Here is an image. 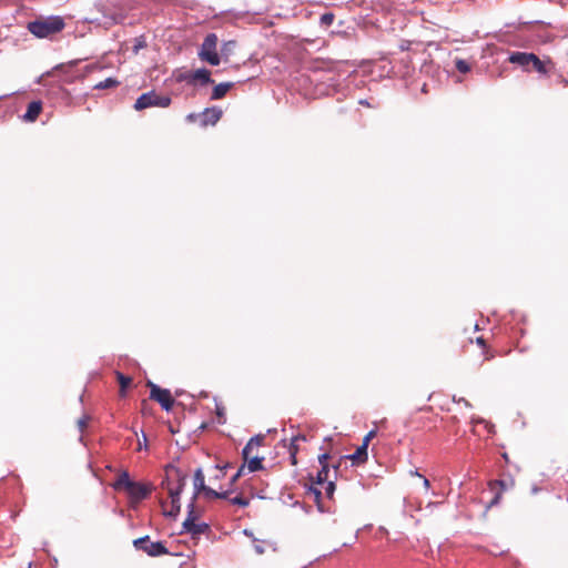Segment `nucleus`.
<instances>
[{
	"label": "nucleus",
	"mask_w": 568,
	"mask_h": 568,
	"mask_svg": "<svg viewBox=\"0 0 568 568\" xmlns=\"http://www.w3.org/2000/svg\"><path fill=\"white\" fill-rule=\"evenodd\" d=\"M186 485V475L182 474L180 470L174 469L170 474H168L166 479L162 481V487L168 490L169 497L171 499L170 505L166 503L162 504L163 514L168 517H176L180 513V495Z\"/></svg>",
	"instance_id": "obj_1"
},
{
	"label": "nucleus",
	"mask_w": 568,
	"mask_h": 568,
	"mask_svg": "<svg viewBox=\"0 0 568 568\" xmlns=\"http://www.w3.org/2000/svg\"><path fill=\"white\" fill-rule=\"evenodd\" d=\"M65 27V22L60 16L39 17L28 22V31L39 39L51 38L60 33Z\"/></svg>",
	"instance_id": "obj_2"
},
{
	"label": "nucleus",
	"mask_w": 568,
	"mask_h": 568,
	"mask_svg": "<svg viewBox=\"0 0 568 568\" xmlns=\"http://www.w3.org/2000/svg\"><path fill=\"white\" fill-rule=\"evenodd\" d=\"M217 36L215 33H209L201 45L199 57L202 61L210 63L211 65L220 64V57L216 51Z\"/></svg>",
	"instance_id": "obj_3"
},
{
	"label": "nucleus",
	"mask_w": 568,
	"mask_h": 568,
	"mask_svg": "<svg viewBox=\"0 0 568 568\" xmlns=\"http://www.w3.org/2000/svg\"><path fill=\"white\" fill-rule=\"evenodd\" d=\"M171 104V98L168 95H159L154 91H150L140 95L135 103L134 109L140 111L150 106L168 108Z\"/></svg>",
	"instance_id": "obj_4"
},
{
	"label": "nucleus",
	"mask_w": 568,
	"mask_h": 568,
	"mask_svg": "<svg viewBox=\"0 0 568 568\" xmlns=\"http://www.w3.org/2000/svg\"><path fill=\"white\" fill-rule=\"evenodd\" d=\"M138 550H142L151 557H158L169 554V550L161 541H151L149 536L138 538L133 541Z\"/></svg>",
	"instance_id": "obj_5"
},
{
	"label": "nucleus",
	"mask_w": 568,
	"mask_h": 568,
	"mask_svg": "<svg viewBox=\"0 0 568 568\" xmlns=\"http://www.w3.org/2000/svg\"><path fill=\"white\" fill-rule=\"evenodd\" d=\"M150 386L151 399L156 400L165 410H170L174 404V399L172 398L170 390L160 388L154 384H150Z\"/></svg>",
	"instance_id": "obj_6"
},
{
	"label": "nucleus",
	"mask_w": 568,
	"mask_h": 568,
	"mask_svg": "<svg viewBox=\"0 0 568 568\" xmlns=\"http://www.w3.org/2000/svg\"><path fill=\"white\" fill-rule=\"evenodd\" d=\"M151 484H143L136 481H133L132 485H130V488L126 490L129 498L133 503H140L141 500L145 499L151 494Z\"/></svg>",
	"instance_id": "obj_7"
},
{
	"label": "nucleus",
	"mask_w": 568,
	"mask_h": 568,
	"mask_svg": "<svg viewBox=\"0 0 568 568\" xmlns=\"http://www.w3.org/2000/svg\"><path fill=\"white\" fill-rule=\"evenodd\" d=\"M222 110L217 106L206 108L202 113L197 116L200 118L201 124L214 125L222 116Z\"/></svg>",
	"instance_id": "obj_8"
},
{
	"label": "nucleus",
	"mask_w": 568,
	"mask_h": 568,
	"mask_svg": "<svg viewBox=\"0 0 568 568\" xmlns=\"http://www.w3.org/2000/svg\"><path fill=\"white\" fill-rule=\"evenodd\" d=\"M532 59V53L528 52H513L510 53L508 61L513 64H517L524 69V71H530V63Z\"/></svg>",
	"instance_id": "obj_9"
},
{
	"label": "nucleus",
	"mask_w": 568,
	"mask_h": 568,
	"mask_svg": "<svg viewBox=\"0 0 568 568\" xmlns=\"http://www.w3.org/2000/svg\"><path fill=\"white\" fill-rule=\"evenodd\" d=\"M187 82H201L202 84L211 83V72L207 69H197L183 77Z\"/></svg>",
	"instance_id": "obj_10"
},
{
	"label": "nucleus",
	"mask_w": 568,
	"mask_h": 568,
	"mask_svg": "<svg viewBox=\"0 0 568 568\" xmlns=\"http://www.w3.org/2000/svg\"><path fill=\"white\" fill-rule=\"evenodd\" d=\"M42 112V102L37 100L28 104L26 113L21 116L24 122H34Z\"/></svg>",
	"instance_id": "obj_11"
},
{
	"label": "nucleus",
	"mask_w": 568,
	"mask_h": 568,
	"mask_svg": "<svg viewBox=\"0 0 568 568\" xmlns=\"http://www.w3.org/2000/svg\"><path fill=\"white\" fill-rule=\"evenodd\" d=\"M263 440H264V436L257 435V436L252 437L247 442V444L245 445V447L243 448V452H242L244 460L248 459V457L253 454L254 449H257L258 447L262 446Z\"/></svg>",
	"instance_id": "obj_12"
},
{
	"label": "nucleus",
	"mask_w": 568,
	"mask_h": 568,
	"mask_svg": "<svg viewBox=\"0 0 568 568\" xmlns=\"http://www.w3.org/2000/svg\"><path fill=\"white\" fill-rule=\"evenodd\" d=\"M193 485H194V495H193L192 499H196L197 495L201 494L207 487L205 485L204 474L201 468H197L194 473Z\"/></svg>",
	"instance_id": "obj_13"
},
{
	"label": "nucleus",
	"mask_w": 568,
	"mask_h": 568,
	"mask_svg": "<svg viewBox=\"0 0 568 568\" xmlns=\"http://www.w3.org/2000/svg\"><path fill=\"white\" fill-rule=\"evenodd\" d=\"M489 487L493 491H496L495 497L491 499L489 504V506H494L498 504L501 493L506 490L508 486L505 480H494L489 483Z\"/></svg>",
	"instance_id": "obj_14"
},
{
	"label": "nucleus",
	"mask_w": 568,
	"mask_h": 568,
	"mask_svg": "<svg viewBox=\"0 0 568 568\" xmlns=\"http://www.w3.org/2000/svg\"><path fill=\"white\" fill-rule=\"evenodd\" d=\"M300 440H303L305 442L306 440V437L304 435H296L294 436L292 439H291V445H290V459H291V464L292 465H296L297 464V459H296V455H297V452H298V445L297 443Z\"/></svg>",
	"instance_id": "obj_15"
},
{
	"label": "nucleus",
	"mask_w": 568,
	"mask_h": 568,
	"mask_svg": "<svg viewBox=\"0 0 568 568\" xmlns=\"http://www.w3.org/2000/svg\"><path fill=\"white\" fill-rule=\"evenodd\" d=\"M133 480L130 479L128 471H122L116 481L114 483L113 487L115 489H124L125 491L130 488V485H132Z\"/></svg>",
	"instance_id": "obj_16"
},
{
	"label": "nucleus",
	"mask_w": 568,
	"mask_h": 568,
	"mask_svg": "<svg viewBox=\"0 0 568 568\" xmlns=\"http://www.w3.org/2000/svg\"><path fill=\"white\" fill-rule=\"evenodd\" d=\"M231 87H232V83H220V84L215 85L212 91L211 99L212 100L222 99L227 93V91L231 89Z\"/></svg>",
	"instance_id": "obj_17"
},
{
	"label": "nucleus",
	"mask_w": 568,
	"mask_h": 568,
	"mask_svg": "<svg viewBox=\"0 0 568 568\" xmlns=\"http://www.w3.org/2000/svg\"><path fill=\"white\" fill-rule=\"evenodd\" d=\"M536 71L540 74H546L548 72L547 65L544 61H541L536 54L532 53V59L530 63V71Z\"/></svg>",
	"instance_id": "obj_18"
},
{
	"label": "nucleus",
	"mask_w": 568,
	"mask_h": 568,
	"mask_svg": "<svg viewBox=\"0 0 568 568\" xmlns=\"http://www.w3.org/2000/svg\"><path fill=\"white\" fill-rule=\"evenodd\" d=\"M536 71L540 74H546L548 72L547 65L544 61H541L536 54L532 53V59L530 63V71Z\"/></svg>",
	"instance_id": "obj_19"
},
{
	"label": "nucleus",
	"mask_w": 568,
	"mask_h": 568,
	"mask_svg": "<svg viewBox=\"0 0 568 568\" xmlns=\"http://www.w3.org/2000/svg\"><path fill=\"white\" fill-rule=\"evenodd\" d=\"M247 463V465L245 467H247L248 471L253 473V471H257L260 469L263 468V458L258 457V456H250L247 460H245Z\"/></svg>",
	"instance_id": "obj_20"
},
{
	"label": "nucleus",
	"mask_w": 568,
	"mask_h": 568,
	"mask_svg": "<svg viewBox=\"0 0 568 568\" xmlns=\"http://www.w3.org/2000/svg\"><path fill=\"white\" fill-rule=\"evenodd\" d=\"M349 458L354 462V463H362L364 460H366L367 458V447H366V443H363L362 446H359L356 452L349 456Z\"/></svg>",
	"instance_id": "obj_21"
},
{
	"label": "nucleus",
	"mask_w": 568,
	"mask_h": 568,
	"mask_svg": "<svg viewBox=\"0 0 568 568\" xmlns=\"http://www.w3.org/2000/svg\"><path fill=\"white\" fill-rule=\"evenodd\" d=\"M328 473H329L328 466L321 467V469L317 471L316 478L313 481V484L323 485V484L329 481L328 480Z\"/></svg>",
	"instance_id": "obj_22"
},
{
	"label": "nucleus",
	"mask_w": 568,
	"mask_h": 568,
	"mask_svg": "<svg viewBox=\"0 0 568 568\" xmlns=\"http://www.w3.org/2000/svg\"><path fill=\"white\" fill-rule=\"evenodd\" d=\"M120 84V82L114 78H108L94 85L95 90H104V89H111L115 88Z\"/></svg>",
	"instance_id": "obj_23"
},
{
	"label": "nucleus",
	"mask_w": 568,
	"mask_h": 568,
	"mask_svg": "<svg viewBox=\"0 0 568 568\" xmlns=\"http://www.w3.org/2000/svg\"><path fill=\"white\" fill-rule=\"evenodd\" d=\"M116 375H118V382L120 384V394H121V396H124L126 388L132 383V379H131V377L125 376L121 373H118Z\"/></svg>",
	"instance_id": "obj_24"
},
{
	"label": "nucleus",
	"mask_w": 568,
	"mask_h": 568,
	"mask_svg": "<svg viewBox=\"0 0 568 568\" xmlns=\"http://www.w3.org/2000/svg\"><path fill=\"white\" fill-rule=\"evenodd\" d=\"M209 525L205 524V523H194L193 524V528L192 530L190 531V534L193 536V537H197L202 534H204L205 531L209 530Z\"/></svg>",
	"instance_id": "obj_25"
},
{
	"label": "nucleus",
	"mask_w": 568,
	"mask_h": 568,
	"mask_svg": "<svg viewBox=\"0 0 568 568\" xmlns=\"http://www.w3.org/2000/svg\"><path fill=\"white\" fill-rule=\"evenodd\" d=\"M195 499H192V501L187 506V517L186 518H193V520H197L200 517V513L195 509L194 505Z\"/></svg>",
	"instance_id": "obj_26"
},
{
	"label": "nucleus",
	"mask_w": 568,
	"mask_h": 568,
	"mask_svg": "<svg viewBox=\"0 0 568 568\" xmlns=\"http://www.w3.org/2000/svg\"><path fill=\"white\" fill-rule=\"evenodd\" d=\"M455 65L460 73H467L470 70L469 63L462 59L456 60Z\"/></svg>",
	"instance_id": "obj_27"
},
{
	"label": "nucleus",
	"mask_w": 568,
	"mask_h": 568,
	"mask_svg": "<svg viewBox=\"0 0 568 568\" xmlns=\"http://www.w3.org/2000/svg\"><path fill=\"white\" fill-rule=\"evenodd\" d=\"M230 503L233 505L241 506V507H246V506H248L250 500L243 496H235L230 499Z\"/></svg>",
	"instance_id": "obj_28"
},
{
	"label": "nucleus",
	"mask_w": 568,
	"mask_h": 568,
	"mask_svg": "<svg viewBox=\"0 0 568 568\" xmlns=\"http://www.w3.org/2000/svg\"><path fill=\"white\" fill-rule=\"evenodd\" d=\"M202 493H203L204 497L209 498V499L220 497L219 491L212 489L209 486Z\"/></svg>",
	"instance_id": "obj_29"
},
{
	"label": "nucleus",
	"mask_w": 568,
	"mask_h": 568,
	"mask_svg": "<svg viewBox=\"0 0 568 568\" xmlns=\"http://www.w3.org/2000/svg\"><path fill=\"white\" fill-rule=\"evenodd\" d=\"M195 523V520H193V518H185L184 523H183V529L190 534V531L192 530L193 528V524Z\"/></svg>",
	"instance_id": "obj_30"
},
{
	"label": "nucleus",
	"mask_w": 568,
	"mask_h": 568,
	"mask_svg": "<svg viewBox=\"0 0 568 568\" xmlns=\"http://www.w3.org/2000/svg\"><path fill=\"white\" fill-rule=\"evenodd\" d=\"M88 420H89V417L88 416H83L81 417L79 420H78V427L80 429V432H83L84 428L87 427L88 425Z\"/></svg>",
	"instance_id": "obj_31"
},
{
	"label": "nucleus",
	"mask_w": 568,
	"mask_h": 568,
	"mask_svg": "<svg viewBox=\"0 0 568 568\" xmlns=\"http://www.w3.org/2000/svg\"><path fill=\"white\" fill-rule=\"evenodd\" d=\"M328 458H329V455H328V454H322V455L318 457V462H320L321 467H323V466H328V463H327Z\"/></svg>",
	"instance_id": "obj_32"
},
{
	"label": "nucleus",
	"mask_w": 568,
	"mask_h": 568,
	"mask_svg": "<svg viewBox=\"0 0 568 568\" xmlns=\"http://www.w3.org/2000/svg\"><path fill=\"white\" fill-rule=\"evenodd\" d=\"M245 470V465H242L239 470L235 473V475L232 477L231 481L234 483L244 473Z\"/></svg>",
	"instance_id": "obj_33"
},
{
	"label": "nucleus",
	"mask_w": 568,
	"mask_h": 568,
	"mask_svg": "<svg viewBox=\"0 0 568 568\" xmlns=\"http://www.w3.org/2000/svg\"><path fill=\"white\" fill-rule=\"evenodd\" d=\"M334 489H335V484L332 480L327 481L326 494L328 497L332 496Z\"/></svg>",
	"instance_id": "obj_34"
},
{
	"label": "nucleus",
	"mask_w": 568,
	"mask_h": 568,
	"mask_svg": "<svg viewBox=\"0 0 568 568\" xmlns=\"http://www.w3.org/2000/svg\"><path fill=\"white\" fill-rule=\"evenodd\" d=\"M253 541H254V549H255L256 554H258V555L264 554V548L257 542V540L255 538H253Z\"/></svg>",
	"instance_id": "obj_35"
},
{
	"label": "nucleus",
	"mask_w": 568,
	"mask_h": 568,
	"mask_svg": "<svg viewBox=\"0 0 568 568\" xmlns=\"http://www.w3.org/2000/svg\"><path fill=\"white\" fill-rule=\"evenodd\" d=\"M376 435V432L375 430H371L364 438L363 443H366V447L368 446V443L369 440L375 437Z\"/></svg>",
	"instance_id": "obj_36"
},
{
	"label": "nucleus",
	"mask_w": 568,
	"mask_h": 568,
	"mask_svg": "<svg viewBox=\"0 0 568 568\" xmlns=\"http://www.w3.org/2000/svg\"><path fill=\"white\" fill-rule=\"evenodd\" d=\"M333 21V14H324L322 16V22L325 24H331Z\"/></svg>",
	"instance_id": "obj_37"
},
{
	"label": "nucleus",
	"mask_w": 568,
	"mask_h": 568,
	"mask_svg": "<svg viewBox=\"0 0 568 568\" xmlns=\"http://www.w3.org/2000/svg\"><path fill=\"white\" fill-rule=\"evenodd\" d=\"M145 45V42L142 40H136V43L134 45V52L138 53V51Z\"/></svg>",
	"instance_id": "obj_38"
},
{
	"label": "nucleus",
	"mask_w": 568,
	"mask_h": 568,
	"mask_svg": "<svg viewBox=\"0 0 568 568\" xmlns=\"http://www.w3.org/2000/svg\"><path fill=\"white\" fill-rule=\"evenodd\" d=\"M310 490H311L312 493H314V495L316 496V498H320V497H321V495H322L321 490H318L316 487L311 486V487H310Z\"/></svg>",
	"instance_id": "obj_39"
},
{
	"label": "nucleus",
	"mask_w": 568,
	"mask_h": 568,
	"mask_svg": "<svg viewBox=\"0 0 568 568\" xmlns=\"http://www.w3.org/2000/svg\"><path fill=\"white\" fill-rule=\"evenodd\" d=\"M146 447V436L143 435V442H139V449Z\"/></svg>",
	"instance_id": "obj_40"
},
{
	"label": "nucleus",
	"mask_w": 568,
	"mask_h": 568,
	"mask_svg": "<svg viewBox=\"0 0 568 568\" xmlns=\"http://www.w3.org/2000/svg\"><path fill=\"white\" fill-rule=\"evenodd\" d=\"M423 484L426 489H428L430 486L429 480L426 477H423Z\"/></svg>",
	"instance_id": "obj_41"
},
{
	"label": "nucleus",
	"mask_w": 568,
	"mask_h": 568,
	"mask_svg": "<svg viewBox=\"0 0 568 568\" xmlns=\"http://www.w3.org/2000/svg\"><path fill=\"white\" fill-rule=\"evenodd\" d=\"M221 499H225L229 497V491H222V493H219Z\"/></svg>",
	"instance_id": "obj_42"
},
{
	"label": "nucleus",
	"mask_w": 568,
	"mask_h": 568,
	"mask_svg": "<svg viewBox=\"0 0 568 568\" xmlns=\"http://www.w3.org/2000/svg\"><path fill=\"white\" fill-rule=\"evenodd\" d=\"M460 402H463V403H464V406L470 407V404H469V402H468V400H466V399L462 398V399H460Z\"/></svg>",
	"instance_id": "obj_43"
},
{
	"label": "nucleus",
	"mask_w": 568,
	"mask_h": 568,
	"mask_svg": "<svg viewBox=\"0 0 568 568\" xmlns=\"http://www.w3.org/2000/svg\"><path fill=\"white\" fill-rule=\"evenodd\" d=\"M244 534L248 537H253V534L251 531H248L247 529L244 530Z\"/></svg>",
	"instance_id": "obj_44"
},
{
	"label": "nucleus",
	"mask_w": 568,
	"mask_h": 568,
	"mask_svg": "<svg viewBox=\"0 0 568 568\" xmlns=\"http://www.w3.org/2000/svg\"><path fill=\"white\" fill-rule=\"evenodd\" d=\"M477 342H478L479 344H484V339H483L481 337L477 338Z\"/></svg>",
	"instance_id": "obj_45"
},
{
	"label": "nucleus",
	"mask_w": 568,
	"mask_h": 568,
	"mask_svg": "<svg viewBox=\"0 0 568 568\" xmlns=\"http://www.w3.org/2000/svg\"><path fill=\"white\" fill-rule=\"evenodd\" d=\"M414 475H416L418 477H423L418 471H415Z\"/></svg>",
	"instance_id": "obj_46"
}]
</instances>
